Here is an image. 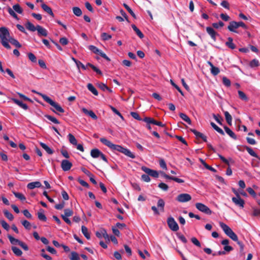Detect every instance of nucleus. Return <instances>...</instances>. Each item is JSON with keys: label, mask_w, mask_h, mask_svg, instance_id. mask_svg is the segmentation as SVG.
I'll use <instances>...</instances> for the list:
<instances>
[{"label": "nucleus", "mask_w": 260, "mask_h": 260, "mask_svg": "<svg viewBox=\"0 0 260 260\" xmlns=\"http://www.w3.org/2000/svg\"><path fill=\"white\" fill-rule=\"evenodd\" d=\"M222 82L223 84L227 87H229L231 86L230 80L225 77H223L222 78Z\"/></svg>", "instance_id": "5fc2aeb1"}, {"label": "nucleus", "mask_w": 260, "mask_h": 260, "mask_svg": "<svg viewBox=\"0 0 260 260\" xmlns=\"http://www.w3.org/2000/svg\"><path fill=\"white\" fill-rule=\"evenodd\" d=\"M228 41L225 43V45L231 49H234L236 48L235 45L233 43V39L231 37L228 38Z\"/></svg>", "instance_id": "393cba45"}, {"label": "nucleus", "mask_w": 260, "mask_h": 260, "mask_svg": "<svg viewBox=\"0 0 260 260\" xmlns=\"http://www.w3.org/2000/svg\"><path fill=\"white\" fill-rule=\"evenodd\" d=\"M100 141L112 150L120 152L131 158H135L136 157L129 149L124 148L120 145L114 144L111 141L105 138H101L100 139Z\"/></svg>", "instance_id": "f03ea898"}, {"label": "nucleus", "mask_w": 260, "mask_h": 260, "mask_svg": "<svg viewBox=\"0 0 260 260\" xmlns=\"http://www.w3.org/2000/svg\"><path fill=\"white\" fill-rule=\"evenodd\" d=\"M25 27L28 30L31 31H35L37 29V26H35L32 23H31L29 21H28L25 24Z\"/></svg>", "instance_id": "412c9836"}, {"label": "nucleus", "mask_w": 260, "mask_h": 260, "mask_svg": "<svg viewBox=\"0 0 260 260\" xmlns=\"http://www.w3.org/2000/svg\"><path fill=\"white\" fill-rule=\"evenodd\" d=\"M206 31L211 38L215 41L216 40V36L218 35V33L211 27H207Z\"/></svg>", "instance_id": "f8f14e48"}, {"label": "nucleus", "mask_w": 260, "mask_h": 260, "mask_svg": "<svg viewBox=\"0 0 260 260\" xmlns=\"http://www.w3.org/2000/svg\"><path fill=\"white\" fill-rule=\"evenodd\" d=\"M10 37L8 29L5 27H1L0 28L1 42L4 47L8 49H11V46L8 43V39Z\"/></svg>", "instance_id": "20e7f679"}, {"label": "nucleus", "mask_w": 260, "mask_h": 260, "mask_svg": "<svg viewBox=\"0 0 260 260\" xmlns=\"http://www.w3.org/2000/svg\"><path fill=\"white\" fill-rule=\"evenodd\" d=\"M86 68L87 67H90V68H92V69L97 74H100V75H102V72L101 71V70H100L99 69H98L96 67H95L94 66H93V64L90 63H88L86 66H85Z\"/></svg>", "instance_id": "c9c22d12"}, {"label": "nucleus", "mask_w": 260, "mask_h": 260, "mask_svg": "<svg viewBox=\"0 0 260 260\" xmlns=\"http://www.w3.org/2000/svg\"><path fill=\"white\" fill-rule=\"evenodd\" d=\"M89 49L93 53L99 55H100V52H102V51L100 50L98 48L93 45H90L89 46Z\"/></svg>", "instance_id": "58836bf2"}, {"label": "nucleus", "mask_w": 260, "mask_h": 260, "mask_svg": "<svg viewBox=\"0 0 260 260\" xmlns=\"http://www.w3.org/2000/svg\"><path fill=\"white\" fill-rule=\"evenodd\" d=\"M210 70H211V73L214 76H216V75H218L219 74V73L220 72L219 69L217 67H216L215 66L211 68Z\"/></svg>", "instance_id": "09e8293b"}, {"label": "nucleus", "mask_w": 260, "mask_h": 260, "mask_svg": "<svg viewBox=\"0 0 260 260\" xmlns=\"http://www.w3.org/2000/svg\"><path fill=\"white\" fill-rule=\"evenodd\" d=\"M12 250L14 253L17 256H21L22 254L21 250L16 247L12 246Z\"/></svg>", "instance_id": "e433bc0d"}, {"label": "nucleus", "mask_w": 260, "mask_h": 260, "mask_svg": "<svg viewBox=\"0 0 260 260\" xmlns=\"http://www.w3.org/2000/svg\"><path fill=\"white\" fill-rule=\"evenodd\" d=\"M12 101H13L14 103L18 105L19 107L22 108V109L24 110H27L28 109V106L26 104L23 103L21 101H20L18 100H17L16 99H12Z\"/></svg>", "instance_id": "dca6fc26"}, {"label": "nucleus", "mask_w": 260, "mask_h": 260, "mask_svg": "<svg viewBox=\"0 0 260 260\" xmlns=\"http://www.w3.org/2000/svg\"><path fill=\"white\" fill-rule=\"evenodd\" d=\"M232 200V201L233 202V203H234V204L238 206L241 208L244 207V204H245V202H244V200L241 199L240 196L233 197Z\"/></svg>", "instance_id": "9d476101"}, {"label": "nucleus", "mask_w": 260, "mask_h": 260, "mask_svg": "<svg viewBox=\"0 0 260 260\" xmlns=\"http://www.w3.org/2000/svg\"><path fill=\"white\" fill-rule=\"evenodd\" d=\"M246 150L248 152V153L256 158H258V156L257 155V154L252 150V149L249 147H246Z\"/></svg>", "instance_id": "ea45409f"}, {"label": "nucleus", "mask_w": 260, "mask_h": 260, "mask_svg": "<svg viewBox=\"0 0 260 260\" xmlns=\"http://www.w3.org/2000/svg\"><path fill=\"white\" fill-rule=\"evenodd\" d=\"M110 108H111V109L112 110V111L114 113H115L116 115H118L122 119H124L123 117L121 114V113L116 108H115L114 107H113L112 106H110Z\"/></svg>", "instance_id": "4d7b16f0"}, {"label": "nucleus", "mask_w": 260, "mask_h": 260, "mask_svg": "<svg viewBox=\"0 0 260 260\" xmlns=\"http://www.w3.org/2000/svg\"><path fill=\"white\" fill-rule=\"evenodd\" d=\"M191 241L192 242L193 244H194L196 246L201 247V245L199 241L195 237H193L191 239Z\"/></svg>", "instance_id": "052dcab7"}, {"label": "nucleus", "mask_w": 260, "mask_h": 260, "mask_svg": "<svg viewBox=\"0 0 260 260\" xmlns=\"http://www.w3.org/2000/svg\"><path fill=\"white\" fill-rule=\"evenodd\" d=\"M211 125L212 126V127L215 130H216L218 133H219V134H220L222 135H223L224 134L222 129L221 128H220V127H219L218 126H217L214 122H211Z\"/></svg>", "instance_id": "473e14b6"}, {"label": "nucleus", "mask_w": 260, "mask_h": 260, "mask_svg": "<svg viewBox=\"0 0 260 260\" xmlns=\"http://www.w3.org/2000/svg\"><path fill=\"white\" fill-rule=\"evenodd\" d=\"M158 187L165 191H167L169 188L168 185H167L166 184H165L164 183H159L158 184Z\"/></svg>", "instance_id": "0e129e2a"}, {"label": "nucleus", "mask_w": 260, "mask_h": 260, "mask_svg": "<svg viewBox=\"0 0 260 260\" xmlns=\"http://www.w3.org/2000/svg\"><path fill=\"white\" fill-rule=\"evenodd\" d=\"M41 147L49 154L53 153V150L44 143L41 142Z\"/></svg>", "instance_id": "5701e85b"}, {"label": "nucleus", "mask_w": 260, "mask_h": 260, "mask_svg": "<svg viewBox=\"0 0 260 260\" xmlns=\"http://www.w3.org/2000/svg\"><path fill=\"white\" fill-rule=\"evenodd\" d=\"M196 207L200 211L206 213L207 214H211L212 213L211 210L205 205L197 203L196 204Z\"/></svg>", "instance_id": "0eeeda50"}, {"label": "nucleus", "mask_w": 260, "mask_h": 260, "mask_svg": "<svg viewBox=\"0 0 260 260\" xmlns=\"http://www.w3.org/2000/svg\"><path fill=\"white\" fill-rule=\"evenodd\" d=\"M191 197L188 193H181L179 194L176 198V200L179 202L184 203L190 201Z\"/></svg>", "instance_id": "6e6552de"}, {"label": "nucleus", "mask_w": 260, "mask_h": 260, "mask_svg": "<svg viewBox=\"0 0 260 260\" xmlns=\"http://www.w3.org/2000/svg\"><path fill=\"white\" fill-rule=\"evenodd\" d=\"M13 8L14 11L19 14H22L23 12V9L21 8L19 4H16L13 6Z\"/></svg>", "instance_id": "37998d69"}, {"label": "nucleus", "mask_w": 260, "mask_h": 260, "mask_svg": "<svg viewBox=\"0 0 260 260\" xmlns=\"http://www.w3.org/2000/svg\"><path fill=\"white\" fill-rule=\"evenodd\" d=\"M179 116L185 121L188 123L189 124H191V121L189 117L184 113H180L179 114Z\"/></svg>", "instance_id": "a878e982"}, {"label": "nucleus", "mask_w": 260, "mask_h": 260, "mask_svg": "<svg viewBox=\"0 0 260 260\" xmlns=\"http://www.w3.org/2000/svg\"><path fill=\"white\" fill-rule=\"evenodd\" d=\"M73 11L74 14L77 16H80L82 15V11L79 7H74Z\"/></svg>", "instance_id": "79ce46f5"}, {"label": "nucleus", "mask_w": 260, "mask_h": 260, "mask_svg": "<svg viewBox=\"0 0 260 260\" xmlns=\"http://www.w3.org/2000/svg\"><path fill=\"white\" fill-rule=\"evenodd\" d=\"M212 26L215 28H218L219 27H221L224 26V23L222 21H219L218 23H212Z\"/></svg>", "instance_id": "bf43d9fd"}, {"label": "nucleus", "mask_w": 260, "mask_h": 260, "mask_svg": "<svg viewBox=\"0 0 260 260\" xmlns=\"http://www.w3.org/2000/svg\"><path fill=\"white\" fill-rule=\"evenodd\" d=\"M82 233L84 235V236L87 239H89L90 238V234L88 233V229L84 225H82L81 227Z\"/></svg>", "instance_id": "cd10ccee"}, {"label": "nucleus", "mask_w": 260, "mask_h": 260, "mask_svg": "<svg viewBox=\"0 0 260 260\" xmlns=\"http://www.w3.org/2000/svg\"><path fill=\"white\" fill-rule=\"evenodd\" d=\"M0 223H1L3 228L5 229L6 230L8 231L9 230V225L4 220H1Z\"/></svg>", "instance_id": "864d4df0"}, {"label": "nucleus", "mask_w": 260, "mask_h": 260, "mask_svg": "<svg viewBox=\"0 0 260 260\" xmlns=\"http://www.w3.org/2000/svg\"><path fill=\"white\" fill-rule=\"evenodd\" d=\"M43 100L49 104L51 106H52L55 109L56 111H55L53 109H51V110L54 112L57 113L56 112H58L60 113H64V110L57 103L53 101L52 100H51L49 96L47 95H42Z\"/></svg>", "instance_id": "39448f33"}, {"label": "nucleus", "mask_w": 260, "mask_h": 260, "mask_svg": "<svg viewBox=\"0 0 260 260\" xmlns=\"http://www.w3.org/2000/svg\"><path fill=\"white\" fill-rule=\"evenodd\" d=\"M8 12L10 14L11 16L15 18L17 20H18L19 18L17 15V14L15 13L13 9H12L10 7H8L7 9Z\"/></svg>", "instance_id": "49530a36"}, {"label": "nucleus", "mask_w": 260, "mask_h": 260, "mask_svg": "<svg viewBox=\"0 0 260 260\" xmlns=\"http://www.w3.org/2000/svg\"><path fill=\"white\" fill-rule=\"evenodd\" d=\"M238 28V24L236 21H231L228 27V29L233 32H237L236 29Z\"/></svg>", "instance_id": "2eb2a0df"}, {"label": "nucleus", "mask_w": 260, "mask_h": 260, "mask_svg": "<svg viewBox=\"0 0 260 260\" xmlns=\"http://www.w3.org/2000/svg\"><path fill=\"white\" fill-rule=\"evenodd\" d=\"M123 6L134 18H136V15L127 5H126V4H124Z\"/></svg>", "instance_id": "603ef678"}, {"label": "nucleus", "mask_w": 260, "mask_h": 260, "mask_svg": "<svg viewBox=\"0 0 260 260\" xmlns=\"http://www.w3.org/2000/svg\"><path fill=\"white\" fill-rule=\"evenodd\" d=\"M225 118L227 123L230 125H232V116L230 114V113L228 111H225L224 112Z\"/></svg>", "instance_id": "c756f323"}, {"label": "nucleus", "mask_w": 260, "mask_h": 260, "mask_svg": "<svg viewBox=\"0 0 260 260\" xmlns=\"http://www.w3.org/2000/svg\"><path fill=\"white\" fill-rule=\"evenodd\" d=\"M5 216L10 220L12 221L14 219V216L12 213L9 212L8 210H5L4 211Z\"/></svg>", "instance_id": "c03bdc74"}, {"label": "nucleus", "mask_w": 260, "mask_h": 260, "mask_svg": "<svg viewBox=\"0 0 260 260\" xmlns=\"http://www.w3.org/2000/svg\"><path fill=\"white\" fill-rule=\"evenodd\" d=\"M224 130L225 132L232 138L236 140L237 139L236 135L235 134V133L228 127L224 126Z\"/></svg>", "instance_id": "4be33fe9"}, {"label": "nucleus", "mask_w": 260, "mask_h": 260, "mask_svg": "<svg viewBox=\"0 0 260 260\" xmlns=\"http://www.w3.org/2000/svg\"><path fill=\"white\" fill-rule=\"evenodd\" d=\"M213 117L217 122H218L220 124H221V121L223 119L219 115L213 114Z\"/></svg>", "instance_id": "13d9d810"}, {"label": "nucleus", "mask_w": 260, "mask_h": 260, "mask_svg": "<svg viewBox=\"0 0 260 260\" xmlns=\"http://www.w3.org/2000/svg\"><path fill=\"white\" fill-rule=\"evenodd\" d=\"M131 115L134 118H135L137 120H141V118H140L139 115L137 112H132L131 113Z\"/></svg>", "instance_id": "338daca9"}, {"label": "nucleus", "mask_w": 260, "mask_h": 260, "mask_svg": "<svg viewBox=\"0 0 260 260\" xmlns=\"http://www.w3.org/2000/svg\"><path fill=\"white\" fill-rule=\"evenodd\" d=\"M100 141L112 150L120 152L131 158H135L136 157L129 149L124 148L120 145L114 144L111 141L105 138H101L100 139Z\"/></svg>", "instance_id": "f257e3e1"}, {"label": "nucleus", "mask_w": 260, "mask_h": 260, "mask_svg": "<svg viewBox=\"0 0 260 260\" xmlns=\"http://www.w3.org/2000/svg\"><path fill=\"white\" fill-rule=\"evenodd\" d=\"M132 27L134 29V30L136 32L137 35L141 38H143L144 37V35L143 33L138 29L137 26L135 24L132 25Z\"/></svg>", "instance_id": "c85d7f7f"}, {"label": "nucleus", "mask_w": 260, "mask_h": 260, "mask_svg": "<svg viewBox=\"0 0 260 260\" xmlns=\"http://www.w3.org/2000/svg\"><path fill=\"white\" fill-rule=\"evenodd\" d=\"M82 111L86 115H88L90 117H91L94 120H96L98 119L97 116L95 114V113L92 110H88L85 108H83L82 109Z\"/></svg>", "instance_id": "ddd939ff"}, {"label": "nucleus", "mask_w": 260, "mask_h": 260, "mask_svg": "<svg viewBox=\"0 0 260 260\" xmlns=\"http://www.w3.org/2000/svg\"><path fill=\"white\" fill-rule=\"evenodd\" d=\"M28 57L30 60H31L33 62H36L37 61V58L35 55L32 53H28Z\"/></svg>", "instance_id": "e2e57ef3"}, {"label": "nucleus", "mask_w": 260, "mask_h": 260, "mask_svg": "<svg viewBox=\"0 0 260 260\" xmlns=\"http://www.w3.org/2000/svg\"><path fill=\"white\" fill-rule=\"evenodd\" d=\"M72 167V164L67 159H63L61 161V167L63 171H68Z\"/></svg>", "instance_id": "9b49d317"}, {"label": "nucleus", "mask_w": 260, "mask_h": 260, "mask_svg": "<svg viewBox=\"0 0 260 260\" xmlns=\"http://www.w3.org/2000/svg\"><path fill=\"white\" fill-rule=\"evenodd\" d=\"M249 66L251 68L258 67L259 66V62L257 59H253L250 62Z\"/></svg>", "instance_id": "de8ad7c7"}, {"label": "nucleus", "mask_w": 260, "mask_h": 260, "mask_svg": "<svg viewBox=\"0 0 260 260\" xmlns=\"http://www.w3.org/2000/svg\"><path fill=\"white\" fill-rule=\"evenodd\" d=\"M38 218L42 221H45L47 220V218L45 215L44 213V211L42 209H41L40 211L38 213Z\"/></svg>", "instance_id": "bb28decb"}, {"label": "nucleus", "mask_w": 260, "mask_h": 260, "mask_svg": "<svg viewBox=\"0 0 260 260\" xmlns=\"http://www.w3.org/2000/svg\"><path fill=\"white\" fill-rule=\"evenodd\" d=\"M13 193L17 198L19 199L21 201H25L26 200L24 196L21 193L13 192Z\"/></svg>", "instance_id": "a18cd8bd"}, {"label": "nucleus", "mask_w": 260, "mask_h": 260, "mask_svg": "<svg viewBox=\"0 0 260 260\" xmlns=\"http://www.w3.org/2000/svg\"><path fill=\"white\" fill-rule=\"evenodd\" d=\"M37 30L38 31V34L39 36H47V30L45 28L42 27L41 26L38 25Z\"/></svg>", "instance_id": "4468645a"}, {"label": "nucleus", "mask_w": 260, "mask_h": 260, "mask_svg": "<svg viewBox=\"0 0 260 260\" xmlns=\"http://www.w3.org/2000/svg\"><path fill=\"white\" fill-rule=\"evenodd\" d=\"M85 6L86 8L90 12L93 13V9L91 5V4L89 2H86L85 4Z\"/></svg>", "instance_id": "774afa93"}, {"label": "nucleus", "mask_w": 260, "mask_h": 260, "mask_svg": "<svg viewBox=\"0 0 260 260\" xmlns=\"http://www.w3.org/2000/svg\"><path fill=\"white\" fill-rule=\"evenodd\" d=\"M141 169L144 172L152 177L157 178L158 176L157 172L155 170H151L145 166H143Z\"/></svg>", "instance_id": "1a4fd4ad"}, {"label": "nucleus", "mask_w": 260, "mask_h": 260, "mask_svg": "<svg viewBox=\"0 0 260 260\" xmlns=\"http://www.w3.org/2000/svg\"><path fill=\"white\" fill-rule=\"evenodd\" d=\"M221 5L225 9H230V4L226 1H222L221 3Z\"/></svg>", "instance_id": "69168bd1"}, {"label": "nucleus", "mask_w": 260, "mask_h": 260, "mask_svg": "<svg viewBox=\"0 0 260 260\" xmlns=\"http://www.w3.org/2000/svg\"><path fill=\"white\" fill-rule=\"evenodd\" d=\"M220 226L223 230L225 234L229 236L233 241L237 242L240 248V252H243L244 246L243 244L238 240V238L236 234L233 230L226 224L220 222L219 223Z\"/></svg>", "instance_id": "7ed1b4c3"}, {"label": "nucleus", "mask_w": 260, "mask_h": 260, "mask_svg": "<svg viewBox=\"0 0 260 260\" xmlns=\"http://www.w3.org/2000/svg\"><path fill=\"white\" fill-rule=\"evenodd\" d=\"M157 207L159 208V209L161 211H164V207H165V202L161 199L158 200L157 202Z\"/></svg>", "instance_id": "2f4dec72"}, {"label": "nucleus", "mask_w": 260, "mask_h": 260, "mask_svg": "<svg viewBox=\"0 0 260 260\" xmlns=\"http://www.w3.org/2000/svg\"><path fill=\"white\" fill-rule=\"evenodd\" d=\"M101 37L103 40L107 41L111 39L112 36L110 35H109L106 32H103L101 34Z\"/></svg>", "instance_id": "3c124183"}, {"label": "nucleus", "mask_w": 260, "mask_h": 260, "mask_svg": "<svg viewBox=\"0 0 260 260\" xmlns=\"http://www.w3.org/2000/svg\"><path fill=\"white\" fill-rule=\"evenodd\" d=\"M201 160V161L202 162V164L204 166V167L208 170H210V171H211L213 172H216V170L215 169H214L213 168H212V167L209 166L208 165H207L203 159H200Z\"/></svg>", "instance_id": "8fccbe9b"}, {"label": "nucleus", "mask_w": 260, "mask_h": 260, "mask_svg": "<svg viewBox=\"0 0 260 260\" xmlns=\"http://www.w3.org/2000/svg\"><path fill=\"white\" fill-rule=\"evenodd\" d=\"M167 223L169 228L172 231L176 232L179 230V226L173 217H169L167 220Z\"/></svg>", "instance_id": "423d86ee"}, {"label": "nucleus", "mask_w": 260, "mask_h": 260, "mask_svg": "<svg viewBox=\"0 0 260 260\" xmlns=\"http://www.w3.org/2000/svg\"><path fill=\"white\" fill-rule=\"evenodd\" d=\"M64 214L63 215L66 216H71L73 214V211L70 209H66L64 210Z\"/></svg>", "instance_id": "680f3d73"}, {"label": "nucleus", "mask_w": 260, "mask_h": 260, "mask_svg": "<svg viewBox=\"0 0 260 260\" xmlns=\"http://www.w3.org/2000/svg\"><path fill=\"white\" fill-rule=\"evenodd\" d=\"M68 138L70 142L73 145H77V141L75 137L71 134L68 135Z\"/></svg>", "instance_id": "72a5a7b5"}, {"label": "nucleus", "mask_w": 260, "mask_h": 260, "mask_svg": "<svg viewBox=\"0 0 260 260\" xmlns=\"http://www.w3.org/2000/svg\"><path fill=\"white\" fill-rule=\"evenodd\" d=\"M45 117H46L48 120H50L52 122L56 123V124H59V121L54 117H53L49 115H46Z\"/></svg>", "instance_id": "a19ab883"}, {"label": "nucleus", "mask_w": 260, "mask_h": 260, "mask_svg": "<svg viewBox=\"0 0 260 260\" xmlns=\"http://www.w3.org/2000/svg\"><path fill=\"white\" fill-rule=\"evenodd\" d=\"M9 42L11 43L12 45H13L17 48H19L21 47V45L19 43V42L17 40H16V39L11 37L9 38V39H8V43Z\"/></svg>", "instance_id": "a211bd4d"}, {"label": "nucleus", "mask_w": 260, "mask_h": 260, "mask_svg": "<svg viewBox=\"0 0 260 260\" xmlns=\"http://www.w3.org/2000/svg\"><path fill=\"white\" fill-rule=\"evenodd\" d=\"M8 237L11 242V243L13 245L19 244L20 242L18 239H15L11 235H8Z\"/></svg>", "instance_id": "f704fd0d"}, {"label": "nucleus", "mask_w": 260, "mask_h": 260, "mask_svg": "<svg viewBox=\"0 0 260 260\" xmlns=\"http://www.w3.org/2000/svg\"><path fill=\"white\" fill-rule=\"evenodd\" d=\"M238 93L239 97L241 100H242L244 101H246V102L248 100V99L247 95L244 92H243L242 91H241V90H238Z\"/></svg>", "instance_id": "7c9ffc66"}, {"label": "nucleus", "mask_w": 260, "mask_h": 260, "mask_svg": "<svg viewBox=\"0 0 260 260\" xmlns=\"http://www.w3.org/2000/svg\"><path fill=\"white\" fill-rule=\"evenodd\" d=\"M87 87L88 89L94 95H98V91L95 89V88L93 86V85L91 83H88L87 85Z\"/></svg>", "instance_id": "b1692460"}, {"label": "nucleus", "mask_w": 260, "mask_h": 260, "mask_svg": "<svg viewBox=\"0 0 260 260\" xmlns=\"http://www.w3.org/2000/svg\"><path fill=\"white\" fill-rule=\"evenodd\" d=\"M21 223L26 229L29 230L30 229V223L27 220H23L21 221Z\"/></svg>", "instance_id": "6e6d98bb"}, {"label": "nucleus", "mask_w": 260, "mask_h": 260, "mask_svg": "<svg viewBox=\"0 0 260 260\" xmlns=\"http://www.w3.org/2000/svg\"><path fill=\"white\" fill-rule=\"evenodd\" d=\"M42 185L41 183L39 181L32 182L28 183L27 185L28 188L32 189L35 187H40Z\"/></svg>", "instance_id": "f3484780"}, {"label": "nucleus", "mask_w": 260, "mask_h": 260, "mask_svg": "<svg viewBox=\"0 0 260 260\" xmlns=\"http://www.w3.org/2000/svg\"><path fill=\"white\" fill-rule=\"evenodd\" d=\"M42 8L43 9L44 11L48 13L49 14H50L52 17H54V14L51 10V9L48 7L47 5L45 4H42L41 5Z\"/></svg>", "instance_id": "6ab92c4d"}, {"label": "nucleus", "mask_w": 260, "mask_h": 260, "mask_svg": "<svg viewBox=\"0 0 260 260\" xmlns=\"http://www.w3.org/2000/svg\"><path fill=\"white\" fill-rule=\"evenodd\" d=\"M71 260H80V257L79 254L74 251H73L71 253V256L70 257Z\"/></svg>", "instance_id": "4c0bfd02"}, {"label": "nucleus", "mask_w": 260, "mask_h": 260, "mask_svg": "<svg viewBox=\"0 0 260 260\" xmlns=\"http://www.w3.org/2000/svg\"><path fill=\"white\" fill-rule=\"evenodd\" d=\"M101 151L98 149L95 148L91 150L90 155L93 158H98L100 157Z\"/></svg>", "instance_id": "aec40b11"}]
</instances>
